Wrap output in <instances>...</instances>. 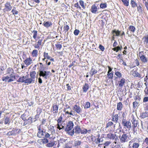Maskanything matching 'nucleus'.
Returning a JSON list of instances; mask_svg holds the SVG:
<instances>
[{
  "mask_svg": "<svg viewBox=\"0 0 148 148\" xmlns=\"http://www.w3.org/2000/svg\"><path fill=\"white\" fill-rule=\"evenodd\" d=\"M55 130L53 128L49 129L47 132L44 131V136L45 138H49L51 135H53L55 133Z\"/></svg>",
  "mask_w": 148,
  "mask_h": 148,
  "instance_id": "obj_1",
  "label": "nucleus"
},
{
  "mask_svg": "<svg viewBox=\"0 0 148 148\" xmlns=\"http://www.w3.org/2000/svg\"><path fill=\"white\" fill-rule=\"evenodd\" d=\"M39 75L40 76L42 77L45 79H47L49 72L43 71V69L40 68L39 69Z\"/></svg>",
  "mask_w": 148,
  "mask_h": 148,
  "instance_id": "obj_2",
  "label": "nucleus"
},
{
  "mask_svg": "<svg viewBox=\"0 0 148 148\" xmlns=\"http://www.w3.org/2000/svg\"><path fill=\"white\" fill-rule=\"evenodd\" d=\"M140 146V144L138 143H132L131 140L129 144L128 148H138Z\"/></svg>",
  "mask_w": 148,
  "mask_h": 148,
  "instance_id": "obj_3",
  "label": "nucleus"
},
{
  "mask_svg": "<svg viewBox=\"0 0 148 148\" xmlns=\"http://www.w3.org/2000/svg\"><path fill=\"white\" fill-rule=\"evenodd\" d=\"M136 28L134 26L130 25L127 30V34L129 36L131 35L132 34H133Z\"/></svg>",
  "mask_w": 148,
  "mask_h": 148,
  "instance_id": "obj_4",
  "label": "nucleus"
},
{
  "mask_svg": "<svg viewBox=\"0 0 148 148\" xmlns=\"http://www.w3.org/2000/svg\"><path fill=\"white\" fill-rule=\"evenodd\" d=\"M122 124L124 127L128 129H130L131 127V123L130 121H127L125 119H122Z\"/></svg>",
  "mask_w": 148,
  "mask_h": 148,
  "instance_id": "obj_5",
  "label": "nucleus"
},
{
  "mask_svg": "<svg viewBox=\"0 0 148 148\" xmlns=\"http://www.w3.org/2000/svg\"><path fill=\"white\" fill-rule=\"evenodd\" d=\"M74 124L71 121H69L66 124V126L65 128L66 131H69L71 130L73 127Z\"/></svg>",
  "mask_w": 148,
  "mask_h": 148,
  "instance_id": "obj_6",
  "label": "nucleus"
},
{
  "mask_svg": "<svg viewBox=\"0 0 148 148\" xmlns=\"http://www.w3.org/2000/svg\"><path fill=\"white\" fill-rule=\"evenodd\" d=\"M129 139L128 136L126 134H123L120 138L121 142L122 143H125L127 142Z\"/></svg>",
  "mask_w": 148,
  "mask_h": 148,
  "instance_id": "obj_7",
  "label": "nucleus"
},
{
  "mask_svg": "<svg viewBox=\"0 0 148 148\" xmlns=\"http://www.w3.org/2000/svg\"><path fill=\"white\" fill-rule=\"evenodd\" d=\"M81 129L79 126H76L75 128L74 129L72 130L71 134L70 135H73L74 134V133L75 132L76 134H79L81 132Z\"/></svg>",
  "mask_w": 148,
  "mask_h": 148,
  "instance_id": "obj_8",
  "label": "nucleus"
},
{
  "mask_svg": "<svg viewBox=\"0 0 148 148\" xmlns=\"http://www.w3.org/2000/svg\"><path fill=\"white\" fill-rule=\"evenodd\" d=\"M5 8L4 10L6 12L10 11L12 9V7L10 5V2L8 1L5 5Z\"/></svg>",
  "mask_w": 148,
  "mask_h": 148,
  "instance_id": "obj_9",
  "label": "nucleus"
},
{
  "mask_svg": "<svg viewBox=\"0 0 148 148\" xmlns=\"http://www.w3.org/2000/svg\"><path fill=\"white\" fill-rule=\"evenodd\" d=\"M24 62L27 66H28L33 63V60L31 58L29 57L28 58H26Z\"/></svg>",
  "mask_w": 148,
  "mask_h": 148,
  "instance_id": "obj_10",
  "label": "nucleus"
},
{
  "mask_svg": "<svg viewBox=\"0 0 148 148\" xmlns=\"http://www.w3.org/2000/svg\"><path fill=\"white\" fill-rule=\"evenodd\" d=\"M38 130L37 136L39 138L43 137L44 136V131H43V129H41L40 127H39Z\"/></svg>",
  "mask_w": 148,
  "mask_h": 148,
  "instance_id": "obj_11",
  "label": "nucleus"
},
{
  "mask_svg": "<svg viewBox=\"0 0 148 148\" xmlns=\"http://www.w3.org/2000/svg\"><path fill=\"white\" fill-rule=\"evenodd\" d=\"M73 110L78 114H80L82 111V109L79 106L75 105L73 106Z\"/></svg>",
  "mask_w": 148,
  "mask_h": 148,
  "instance_id": "obj_12",
  "label": "nucleus"
},
{
  "mask_svg": "<svg viewBox=\"0 0 148 148\" xmlns=\"http://www.w3.org/2000/svg\"><path fill=\"white\" fill-rule=\"evenodd\" d=\"M34 79L30 78H27L26 77L25 83L27 84H31L32 83H34Z\"/></svg>",
  "mask_w": 148,
  "mask_h": 148,
  "instance_id": "obj_13",
  "label": "nucleus"
},
{
  "mask_svg": "<svg viewBox=\"0 0 148 148\" xmlns=\"http://www.w3.org/2000/svg\"><path fill=\"white\" fill-rule=\"evenodd\" d=\"M97 10L98 8L95 4L92 5L91 8V11L92 13L94 14L96 13Z\"/></svg>",
  "mask_w": 148,
  "mask_h": 148,
  "instance_id": "obj_14",
  "label": "nucleus"
},
{
  "mask_svg": "<svg viewBox=\"0 0 148 148\" xmlns=\"http://www.w3.org/2000/svg\"><path fill=\"white\" fill-rule=\"evenodd\" d=\"M107 136L108 138L112 140L116 139V138L117 137L116 134L112 133L108 134Z\"/></svg>",
  "mask_w": 148,
  "mask_h": 148,
  "instance_id": "obj_15",
  "label": "nucleus"
},
{
  "mask_svg": "<svg viewBox=\"0 0 148 148\" xmlns=\"http://www.w3.org/2000/svg\"><path fill=\"white\" fill-rule=\"evenodd\" d=\"M132 124L133 125L132 126L134 128H135L137 126L138 124V121L135 118L133 117L131 120Z\"/></svg>",
  "mask_w": 148,
  "mask_h": 148,
  "instance_id": "obj_16",
  "label": "nucleus"
},
{
  "mask_svg": "<svg viewBox=\"0 0 148 148\" xmlns=\"http://www.w3.org/2000/svg\"><path fill=\"white\" fill-rule=\"evenodd\" d=\"M63 110L65 112V114L69 113V112H72L71 108L68 106H66V108H64Z\"/></svg>",
  "mask_w": 148,
  "mask_h": 148,
  "instance_id": "obj_17",
  "label": "nucleus"
},
{
  "mask_svg": "<svg viewBox=\"0 0 148 148\" xmlns=\"http://www.w3.org/2000/svg\"><path fill=\"white\" fill-rule=\"evenodd\" d=\"M139 56L140 60L143 63H146L147 62L148 60L147 58L143 55H140L139 54Z\"/></svg>",
  "mask_w": 148,
  "mask_h": 148,
  "instance_id": "obj_18",
  "label": "nucleus"
},
{
  "mask_svg": "<svg viewBox=\"0 0 148 148\" xmlns=\"http://www.w3.org/2000/svg\"><path fill=\"white\" fill-rule=\"evenodd\" d=\"M131 74L135 77H140V74L136 71L133 70L131 71Z\"/></svg>",
  "mask_w": 148,
  "mask_h": 148,
  "instance_id": "obj_19",
  "label": "nucleus"
},
{
  "mask_svg": "<svg viewBox=\"0 0 148 148\" xmlns=\"http://www.w3.org/2000/svg\"><path fill=\"white\" fill-rule=\"evenodd\" d=\"M89 87V86L88 84L87 83H85L82 87L83 92H86L88 90Z\"/></svg>",
  "mask_w": 148,
  "mask_h": 148,
  "instance_id": "obj_20",
  "label": "nucleus"
},
{
  "mask_svg": "<svg viewBox=\"0 0 148 148\" xmlns=\"http://www.w3.org/2000/svg\"><path fill=\"white\" fill-rule=\"evenodd\" d=\"M119 87H122L124 85L125 83V79L124 78H122L121 79V80L119 82Z\"/></svg>",
  "mask_w": 148,
  "mask_h": 148,
  "instance_id": "obj_21",
  "label": "nucleus"
},
{
  "mask_svg": "<svg viewBox=\"0 0 148 148\" xmlns=\"http://www.w3.org/2000/svg\"><path fill=\"white\" fill-rule=\"evenodd\" d=\"M16 130H13L12 131L8 132L7 135L8 136L16 135Z\"/></svg>",
  "mask_w": 148,
  "mask_h": 148,
  "instance_id": "obj_22",
  "label": "nucleus"
},
{
  "mask_svg": "<svg viewBox=\"0 0 148 148\" xmlns=\"http://www.w3.org/2000/svg\"><path fill=\"white\" fill-rule=\"evenodd\" d=\"M53 113L56 114L58 112V106L57 105H54L53 106Z\"/></svg>",
  "mask_w": 148,
  "mask_h": 148,
  "instance_id": "obj_23",
  "label": "nucleus"
},
{
  "mask_svg": "<svg viewBox=\"0 0 148 148\" xmlns=\"http://www.w3.org/2000/svg\"><path fill=\"white\" fill-rule=\"evenodd\" d=\"M10 79L8 80V82L13 81L15 79V76L12 75V73L10 74Z\"/></svg>",
  "mask_w": 148,
  "mask_h": 148,
  "instance_id": "obj_24",
  "label": "nucleus"
},
{
  "mask_svg": "<svg viewBox=\"0 0 148 148\" xmlns=\"http://www.w3.org/2000/svg\"><path fill=\"white\" fill-rule=\"evenodd\" d=\"M122 48V47L121 46H116L115 48H113L112 49L114 51H115L116 52H117L119 51H121Z\"/></svg>",
  "mask_w": 148,
  "mask_h": 148,
  "instance_id": "obj_25",
  "label": "nucleus"
},
{
  "mask_svg": "<svg viewBox=\"0 0 148 148\" xmlns=\"http://www.w3.org/2000/svg\"><path fill=\"white\" fill-rule=\"evenodd\" d=\"M112 32L113 36H119L120 35V32L119 30L114 29L112 30Z\"/></svg>",
  "mask_w": 148,
  "mask_h": 148,
  "instance_id": "obj_26",
  "label": "nucleus"
},
{
  "mask_svg": "<svg viewBox=\"0 0 148 148\" xmlns=\"http://www.w3.org/2000/svg\"><path fill=\"white\" fill-rule=\"evenodd\" d=\"M123 107V105L121 102L118 103L117 104V109L119 110H121Z\"/></svg>",
  "mask_w": 148,
  "mask_h": 148,
  "instance_id": "obj_27",
  "label": "nucleus"
},
{
  "mask_svg": "<svg viewBox=\"0 0 148 148\" xmlns=\"http://www.w3.org/2000/svg\"><path fill=\"white\" fill-rule=\"evenodd\" d=\"M26 76H23L22 77H20L17 80L18 82H24L25 80Z\"/></svg>",
  "mask_w": 148,
  "mask_h": 148,
  "instance_id": "obj_28",
  "label": "nucleus"
},
{
  "mask_svg": "<svg viewBox=\"0 0 148 148\" xmlns=\"http://www.w3.org/2000/svg\"><path fill=\"white\" fill-rule=\"evenodd\" d=\"M119 116L118 114H116L112 118V121H115L116 123L118 120Z\"/></svg>",
  "mask_w": 148,
  "mask_h": 148,
  "instance_id": "obj_29",
  "label": "nucleus"
},
{
  "mask_svg": "<svg viewBox=\"0 0 148 148\" xmlns=\"http://www.w3.org/2000/svg\"><path fill=\"white\" fill-rule=\"evenodd\" d=\"M38 51L36 49L34 50L32 52V55L33 57H36L37 56Z\"/></svg>",
  "mask_w": 148,
  "mask_h": 148,
  "instance_id": "obj_30",
  "label": "nucleus"
},
{
  "mask_svg": "<svg viewBox=\"0 0 148 148\" xmlns=\"http://www.w3.org/2000/svg\"><path fill=\"white\" fill-rule=\"evenodd\" d=\"M52 23L51 22L49 21H47L44 24V25L45 27L48 28L51 26L52 25Z\"/></svg>",
  "mask_w": 148,
  "mask_h": 148,
  "instance_id": "obj_31",
  "label": "nucleus"
},
{
  "mask_svg": "<svg viewBox=\"0 0 148 148\" xmlns=\"http://www.w3.org/2000/svg\"><path fill=\"white\" fill-rule=\"evenodd\" d=\"M148 116V113L147 112H143L141 114V117L143 119H144Z\"/></svg>",
  "mask_w": 148,
  "mask_h": 148,
  "instance_id": "obj_32",
  "label": "nucleus"
},
{
  "mask_svg": "<svg viewBox=\"0 0 148 148\" xmlns=\"http://www.w3.org/2000/svg\"><path fill=\"white\" fill-rule=\"evenodd\" d=\"M90 130H88L86 129H84L83 130H81V133L82 134H86L87 133H90Z\"/></svg>",
  "mask_w": 148,
  "mask_h": 148,
  "instance_id": "obj_33",
  "label": "nucleus"
},
{
  "mask_svg": "<svg viewBox=\"0 0 148 148\" xmlns=\"http://www.w3.org/2000/svg\"><path fill=\"white\" fill-rule=\"evenodd\" d=\"M36 73L35 71H33L30 73V76L31 78L33 79H35V75Z\"/></svg>",
  "mask_w": 148,
  "mask_h": 148,
  "instance_id": "obj_34",
  "label": "nucleus"
},
{
  "mask_svg": "<svg viewBox=\"0 0 148 148\" xmlns=\"http://www.w3.org/2000/svg\"><path fill=\"white\" fill-rule=\"evenodd\" d=\"M82 143V142L79 140H77L75 141L74 142V145L76 147L79 146Z\"/></svg>",
  "mask_w": 148,
  "mask_h": 148,
  "instance_id": "obj_35",
  "label": "nucleus"
},
{
  "mask_svg": "<svg viewBox=\"0 0 148 148\" xmlns=\"http://www.w3.org/2000/svg\"><path fill=\"white\" fill-rule=\"evenodd\" d=\"M56 143V142H53L51 143H48L47 144L46 146L48 147H51L53 146Z\"/></svg>",
  "mask_w": 148,
  "mask_h": 148,
  "instance_id": "obj_36",
  "label": "nucleus"
},
{
  "mask_svg": "<svg viewBox=\"0 0 148 148\" xmlns=\"http://www.w3.org/2000/svg\"><path fill=\"white\" fill-rule=\"evenodd\" d=\"M13 72V69L11 68H8L7 71V73L8 74H10L12 73Z\"/></svg>",
  "mask_w": 148,
  "mask_h": 148,
  "instance_id": "obj_37",
  "label": "nucleus"
},
{
  "mask_svg": "<svg viewBox=\"0 0 148 148\" xmlns=\"http://www.w3.org/2000/svg\"><path fill=\"white\" fill-rule=\"evenodd\" d=\"M10 79V77L8 76H7L6 77H2V80L3 81H5V82H8V80Z\"/></svg>",
  "mask_w": 148,
  "mask_h": 148,
  "instance_id": "obj_38",
  "label": "nucleus"
},
{
  "mask_svg": "<svg viewBox=\"0 0 148 148\" xmlns=\"http://www.w3.org/2000/svg\"><path fill=\"white\" fill-rule=\"evenodd\" d=\"M97 71L94 69H92L91 71L90 72V74L91 76H92L94 75L97 73Z\"/></svg>",
  "mask_w": 148,
  "mask_h": 148,
  "instance_id": "obj_39",
  "label": "nucleus"
},
{
  "mask_svg": "<svg viewBox=\"0 0 148 148\" xmlns=\"http://www.w3.org/2000/svg\"><path fill=\"white\" fill-rule=\"evenodd\" d=\"M113 74L112 73L108 72L107 76L109 79H112L113 77Z\"/></svg>",
  "mask_w": 148,
  "mask_h": 148,
  "instance_id": "obj_40",
  "label": "nucleus"
},
{
  "mask_svg": "<svg viewBox=\"0 0 148 148\" xmlns=\"http://www.w3.org/2000/svg\"><path fill=\"white\" fill-rule=\"evenodd\" d=\"M100 7L101 8L104 9L106 8L107 4L106 3H101L100 4Z\"/></svg>",
  "mask_w": 148,
  "mask_h": 148,
  "instance_id": "obj_41",
  "label": "nucleus"
},
{
  "mask_svg": "<svg viewBox=\"0 0 148 148\" xmlns=\"http://www.w3.org/2000/svg\"><path fill=\"white\" fill-rule=\"evenodd\" d=\"M139 102L137 101H135L133 103V108H135L136 107L139 105Z\"/></svg>",
  "mask_w": 148,
  "mask_h": 148,
  "instance_id": "obj_42",
  "label": "nucleus"
},
{
  "mask_svg": "<svg viewBox=\"0 0 148 148\" xmlns=\"http://www.w3.org/2000/svg\"><path fill=\"white\" fill-rule=\"evenodd\" d=\"M144 42L145 44H148V36H145L143 38Z\"/></svg>",
  "mask_w": 148,
  "mask_h": 148,
  "instance_id": "obj_43",
  "label": "nucleus"
},
{
  "mask_svg": "<svg viewBox=\"0 0 148 148\" xmlns=\"http://www.w3.org/2000/svg\"><path fill=\"white\" fill-rule=\"evenodd\" d=\"M90 104L89 102H87L86 103V104L85 105L84 108H89L90 107Z\"/></svg>",
  "mask_w": 148,
  "mask_h": 148,
  "instance_id": "obj_44",
  "label": "nucleus"
},
{
  "mask_svg": "<svg viewBox=\"0 0 148 148\" xmlns=\"http://www.w3.org/2000/svg\"><path fill=\"white\" fill-rule=\"evenodd\" d=\"M131 4L132 5V7L133 8H134L136 6H137L136 3L134 0H131Z\"/></svg>",
  "mask_w": 148,
  "mask_h": 148,
  "instance_id": "obj_45",
  "label": "nucleus"
},
{
  "mask_svg": "<svg viewBox=\"0 0 148 148\" xmlns=\"http://www.w3.org/2000/svg\"><path fill=\"white\" fill-rule=\"evenodd\" d=\"M62 115L60 116L58 120H57V122L58 123V128H60V127L59 125V123H60L62 120Z\"/></svg>",
  "mask_w": 148,
  "mask_h": 148,
  "instance_id": "obj_46",
  "label": "nucleus"
},
{
  "mask_svg": "<svg viewBox=\"0 0 148 148\" xmlns=\"http://www.w3.org/2000/svg\"><path fill=\"white\" fill-rule=\"evenodd\" d=\"M124 5L126 6L129 5V2L127 0H122Z\"/></svg>",
  "mask_w": 148,
  "mask_h": 148,
  "instance_id": "obj_47",
  "label": "nucleus"
},
{
  "mask_svg": "<svg viewBox=\"0 0 148 148\" xmlns=\"http://www.w3.org/2000/svg\"><path fill=\"white\" fill-rule=\"evenodd\" d=\"M79 3L80 5L84 9L85 8V7L84 5V1H83L82 0H80L79 1Z\"/></svg>",
  "mask_w": 148,
  "mask_h": 148,
  "instance_id": "obj_48",
  "label": "nucleus"
},
{
  "mask_svg": "<svg viewBox=\"0 0 148 148\" xmlns=\"http://www.w3.org/2000/svg\"><path fill=\"white\" fill-rule=\"evenodd\" d=\"M32 32L34 33L33 37L34 38V39H35L36 38L37 36V32L36 31L34 30Z\"/></svg>",
  "mask_w": 148,
  "mask_h": 148,
  "instance_id": "obj_49",
  "label": "nucleus"
},
{
  "mask_svg": "<svg viewBox=\"0 0 148 148\" xmlns=\"http://www.w3.org/2000/svg\"><path fill=\"white\" fill-rule=\"evenodd\" d=\"M10 122V119L8 118H6L5 120V123L7 124L9 123Z\"/></svg>",
  "mask_w": 148,
  "mask_h": 148,
  "instance_id": "obj_50",
  "label": "nucleus"
},
{
  "mask_svg": "<svg viewBox=\"0 0 148 148\" xmlns=\"http://www.w3.org/2000/svg\"><path fill=\"white\" fill-rule=\"evenodd\" d=\"M115 75L119 77H121L122 76V74L119 72H116L115 73Z\"/></svg>",
  "mask_w": 148,
  "mask_h": 148,
  "instance_id": "obj_51",
  "label": "nucleus"
},
{
  "mask_svg": "<svg viewBox=\"0 0 148 148\" xmlns=\"http://www.w3.org/2000/svg\"><path fill=\"white\" fill-rule=\"evenodd\" d=\"M56 46L57 49H60L61 48L62 46L61 44L59 43H57L56 44Z\"/></svg>",
  "mask_w": 148,
  "mask_h": 148,
  "instance_id": "obj_52",
  "label": "nucleus"
},
{
  "mask_svg": "<svg viewBox=\"0 0 148 148\" xmlns=\"http://www.w3.org/2000/svg\"><path fill=\"white\" fill-rule=\"evenodd\" d=\"M15 8H14V9H13L12 10V14H18V12L15 10Z\"/></svg>",
  "mask_w": 148,
  "mask_h": 148,
  "instance_id": "obj_53",
  "label": "nucleus"
},
{
  "mask_svg": "<svg viewBox=\"0 0 148 148\" xmlns=\"http://www.w3.org/2000/svg\"><path fill=\"white\" fill-rule=\"evenodd\" d=\"M42 140L43 143V144L47 143L49 142L48 140L46 138L42 139Z\"/></svg>",
  "mask_w": 148,
  "mask_h": 148,
  "instance_id": "obj_54",
  "label": "nucleus"
},
{
  "mask_svg": "<svg viewBox=\"0 0 148 148\" xmlns=\"http://www.w3.org/2000/svg\"><path fill=\"white\" fill-rule=\"evenodd\" d=\"M113 123L112 122H109L107 124V127H108L112 126Z\"/></svg>",
  "mask_w": 148,
  "mask_h": 148,
  "instance_id": "obj_55",
  "label": "nucleus"
},
{
  "mask_svg": "<svg viewBox=\"0 0 148 148\" xmlns=\"http://www.w3.org/2000/svg\"><path fill=\"white\" fill-rule=\"evenodd\" d=\"M64 30L66 32H67L69 29V27L68 25H66L64 27Z\"/></svg>",
  "mask_w": 148,
  "mask_h": 148,
  "instance_id": "obj_56",
  "label": "nucleus"
},
{
  "mask_svg": "<svg viewBox=\"0 0 148 148\" xmlns=\"http://www.w3.org/2000/svg\"><path fill=\"white\" fill-rule=\"evenodd\" d=\"M79 32V30L78 29H75L74 30V34L75 35H77Z\"/></svg>",
  "mask_w": 148,
  "mask_h": 148,
  "instance_id": "obj_57",
  "label": "nucleus"
},
{
  "mask_svg": "<svg viewBox=\"0 0 148 148\" xmlns=\"http://www.w3.org/2000/svg\"><path fill=\"white\" fill-rule=\"evenodd\" d=\"M99 48L102 51H103L105 49L104 47L101 45H99Z\"/></svg>",
  "mask_w": 148,
  "mask_h": 148,
  "instance_id": "obj_58",
  "label": "nucleus"
},
{
  "mask_svg": "<svg viewBox=\"0 0 148 148\" xmlns=\"http://www.w3.org/2000/svg\"><path fill=\"white\" fill-rule=\"evenodd\" d=\"M148 79V70L147 71L146 75L144 79V81L147 82V80Z\"/></svg>",
  "mask_w": 148,
  "mask_h": 148,
  "instance_id": "obj_59",
  "label": "nucleus"
},
{
  "mask_svg": "<svg viewBox=\"0 0 148 148\" xmlns=\"http://www.w3.org/2000/svg\"><path fill=\"white\" fill-rule=\"evenodd\" d=\"M29 119H28V120H27L26 121H25V122L23 123V125H25L27 124H29L31 123L32 122V121H31V122H28L27 121H29Z\"/></svg>",
  "mask_w": 148,
  "mask_h": 148,
  "instance_id": "obj_60",
  "label": "nucleus"
},
{
  "mask_svg": "<svg viewBox=\"0 0 148 148\" xmlns=\"http://www.w3.org/2000/svg\"><path fill=\"white\" fill-rule=\"evenodd\" d=\"M137 10L139 12H142L143 11L142 8L140 5L137 7Z\"/></svg>",
  "mask_w": 148,
  "mask_h": 148,
  "instance_id": "obj_61",
  "label": "nucleus"
},
{
  "mask_svg": "<svg viewBox=\"0 0 148 148\" xmlns=\"http://www.w3.org/2000/svg\"><path fill=\"white\" fill-rule=\"evenodd\" d=\"M74 7L77 8H79V9H81V8L80 6L79 5L78 3H77L74 5Z\"/></svg>",
  "mask_w": 148,
  "mask_h": 148,
  "instance_id": "obj_62",
  "label": "nucleus"
},
{
  "mask_svg": "<svg viewBox=\"0 0 148 148\" xmlns=\"http://www.w3.org/2000/svg\"><path fill=\"white\" fill-rule=\"evenodd\" d=\"M38 143L40 145H42L43 144L42 139H38L37 141Z\"/></svg>",
  "mask_w": 148,
  "mask_h": 148,
  "instance_id": "obj_63",
  "label": "nucleus"
},
{
  "mask_svg": "<svg viewBox=\"0 0 148 148\" xmlns=\"http://www.w3.org/2000/svg\"><path fill=\"white\" fill-rule=\"evenodd\" d=\"M144 142L146 143L147 145H148V138L147 137L145 138Z\"/></svg>",
  "mask_w": 148,
  "mask_h": 148,
  "instance_id": "obj_64",
  "label": "nucleus"
}]
</instances>
